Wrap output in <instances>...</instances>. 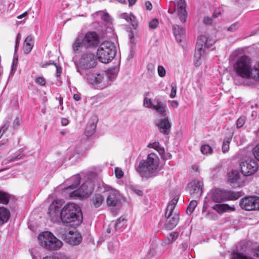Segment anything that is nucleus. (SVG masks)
Masks as SVG:
<instances>
[{
    "instance_id": "nucleus-1",
    "label": "nucleus",
    "mask_w": 259,
    "mask_h": 259,
    "mask_svg": "<svg viewBox=\"0 0 259 259\" xmlns=\"http://www.w3.org/2000/svg\"><path fill=\"white\" fill-rule=\"evenodd\" d=\"M118 69L116 67L108 68L106 71L89 72L85 76L88 82L97 89L103 90L111 85L116 79Z\"/></svg>"
},
{
    "instance_id": "nucleus-2",
    "label": "nucleus",
    "mask_w": 259,
    "mask_h": 259,
    "mask_svg": "<svg viewBox=\"0 0 259 259\" xmlns=\"http://www.w3.org/2000/svg\"><path fill=\"white\" fill-rule=\"evenodd\" d=\"M60 219L67 226L75 227L80 224L82 215L80 207L74 203H68L61 209Z\"/></svg>"
},
{
    "instance_id": "nucleus-3",
    "label": "nucleus",
    "mask_w": 259,
    "mask_h": 259,
    "mask_svg": "<svg viewBox=\"0 0 259 259\" xmlns=\"http://www.w3.org/2000/svg\"><path fill=\"white\" fill-rule=\"evenodd\" d=\"M230 59L231 61H236L234 68L239 76L244 78H249L250 72L252 69L250 58L242 55L241 51L236 50L231 54Z\"/></svg>"
},
{
    "instance_id": "nucleus-4",
    "label": "nucleus",
    "mask_w": 259,
    "mask_h": 259,
    "mask_svg": "<svg viewBox=\"0 0 259 259\" xmlns=\"http://www.w3.org/2000/svg\"><path fill=\"white\" fill-rule=\"evenodd\" d=\"M159 164L158 156L154 153H151L148 155L146 159L140 162L136 170L142 177L150 178L158 174Z\"/></svg>"
},
{
    "instance_id": "nucleus-5",
    "label": "nucleus",
    "mask_w": 259,
    "mask_h": 259,
    "mask_svg": "<svg viewBox=\"0 0 259 259\" xmlns=\"http://www.w3.org/2000/svg\"><path fill=\"white\" fill-rule=\"evenodd\" d=\"M116 53V49L113 43L105 41L102 43L97 52V56L99 61L103 63H108L111 61Z\"/></svg>"
},
{
    "instance_id": "nucleus-6",
    "label": "nucleus",
    "mask_w": 259,
    "mask_h": 259,
    "mask_svg": "<svg viewBox=\"0 0 259 259\" xmlns=\"http://www.w3.org/2000/svg\"><path fill=\"white\" fill-rule=\"evenodd\" d=\"M178 201V198H175L169 202L167 206L165 218V228L167 230L174 229L178 224L179 221V215L176 212H174L176 205Z\"/></svg>"
},
{
    "instance_id": "nucleus-7",
    "label": "nucleus",
    "mask_w": 259,
    "mask_h": 259,
    "mask_svg": "<svg viewBox=\"0 0 259 259\" xmlns=\"http://www.w3.org/2000/svg\"><path fill=\"white\" fill-rule=\"evenodd\" d=\"M241 196V192L223 189H215L212 192L211 198L214 202L219 203L227 200H235Z\"/></svg>"
},
{
    "instance_id": "nucleus-8",
    "label": "nucleus",
    "mask_w": 259,
    "mask_h": 259,
    "mask_svg": "<svg viewBox=\"0 0 259 259\" xmlns=\"http://www.w3.org/2000/svg\"><path fill=\"white\" fill-rule=\"evenodd\" d=\"M99 191L107 193L106 203L108 206L119 207L121 204V195L119 192L110 186L103 184L99 187Z\"/></svg>"
},
{
    "instance_id": "nucleus-9",
    "label": "nucleus",
    "mask_w": 259,
    "mask_h": 259,
    "mask_svg": "<svg viewBox=\"0 0 259 259\" xmlns=\"http://www.w3.org/2000/svg\"><path fill=\"white\" fill-rule=\"evenodd\" d=\"M38 239L44 247L50 250L59 249L63 244L61 241L49 231H45L39 234Z\"/></svg>"
},
{
    "instance_id": "nucleus-10",
    "label": "nucleus",
    "mask_w": 259,
    "mask_h": 259,
    "mask_svg": "<svg viewBox=\"0 0 259 259\" xmlns=\"http://www.w3.org/2000/svg\"><path fill=\"white\" fill-rule=\"evenodd\" d=\"M58 235L65 242L72 245H78L82 240L80 233L75 229L68 230L61 229L59 231Z\"/></svg>"
},
{
    "instance_id": "nucleus-11",
    "label": "nucleus",
    "mask_w": 259,
    "mask_h": 259,
    "mask_svg": "<svg viewBox=\"0 0 259 259\" xmlns=\"http://www.w3.org/2000/svg\"><path fill=\"white\" fill-rule=\"evenodd\" d=\"M95 186L94 181L89 180L85 181L79 189L72 192L70 193V197L74 198L87 196L94 190Z\"/></svg>"
},
{
    "instance_id": "nucleus-12",
    "label": "nucleus",
    "mask_w": 259,
    "mask_h": 259,
    "mask_svg": "<svg viewBox=\"0 0 259 259\" xmlns=\"http://www.w3.org/2000/svg\"><path fill=\"white\" fill-rule=\"evenodd\" d=\"M207 40L208 38L204 35H200L198 37L194 54V64L197 66L201 64L200 60L204 54V47Z\"/></svg>"
},
{
    "instance_id": "nucleus-13",
    "label": "nucleus",
    "mask_w": 259,
    "mask_h": 259,
    "mask_svg": "<svg viewBox=\"0 0 259 259\" xmlns=\"http://www.w3.org/2000/svg\"><path fill=\"white\" fill-rule=\"evenodd\" d=\"M99 43V36L94 31L88 32L82 39V45L85 49L96 48Z\"/></svg>"
},
{
    "instance_id": "nucleus-14",
    "label": "nucleus",
    "mask_w": 259,
    "mask_h": 259,
    "mask_svg": "<svg viewBox=\"0 0 259 259\" xmlns=\"http://www.w3.org/2000/svg\"><path fill=\"white\" fill-rule=\"evenodd\" d=\"M241 171L244 176H250L258 170V164L254 160L242 161L240 164Z\"/></svg>"
},
{
    "instance_id": "nucleus-15",
    "label": "nucleus",
    "mask_w": 259,
    "mask_h": 259,
    "mask_svg": "<svg viewBox=\"0 0 259 259\" xmlns=\"http://www.w3.org/2000/svg\"><path fill=\"white\" fill-rule=\"evenodd\" d=\"M96 58L93 53H84L83 54L80 60L79 66L85 69H88L94 68L96 66Z\"/></svg>"
},
{
    "instance_id": "nucleus-16",
    "label": "nucleus",
    "mask_w": 259,
    "mask_h": 259,
    "mask_svg": "<svg viewBox=\"0 0 259 259\" xmlns=\"http://www.w3.org/2000/svg\"><path fill=\"white\" fill-rule=\"evenodd\" d=\"M61 208V203L57 201H53L49 206L48 213L52 222L55 223L60 219Z\"/></svg>"
},
{
    "instance_id": "nucleus-17",
    "label": "nucleus",
    "mask_w": 259,
    "mask_h": 259,
    "mask_svg": "<svg viewBox=\"0 0 259 259\" xmlns=\"http://www.w3.org/2000/svg\"><path fill=\"white\" fill-rule=\"evenodd\" d=\"M228 181L232 187L237 188L243 185L245 179L238 171L235 170L229 174Z\"/></svg>"
},
{
    "instance_id": "nucleus-18",
    "label": "nucleus",
    "mask_w": 259,
    "mask_h": 259,
    "mask_svg": "<svg viewBox=\"0 0 259 259\" xmlns=\"http://www.w3.org/2000/svg\"><path fill=\"white\" fill-rule=\"evenodd\" d=\"M156 125L161 133L164 135H168L170 133L171 125L168 116L159 119L156 123Z\"/></svg>"
},
{
    "instance_id": "nucleus-19",
    "label": "nucleus",
    "mask_w": 259,
    "mask_h": 259,
    "mask_svg": "<svg viewBox=\"0 0 259 259\" xmlns=\"http://www.w3.org/2000/svg\"><path fill=\"white\" fill-rule=\"evenodd\" d=\"M202 183L197 180H194L188 185L190 193L191 195L200 196L202 193Z\"/></svg>"
},
{
    "instance_id": "nucleus-20",
    "label": "nucleus",
    "mask_w": 259,
    "mask_h": 259,
    "mask_svg": "<svg viewBox=\"0 0 259 259\" xmlns=\"http://www.w3.org/2000/svg\"><path fill=\"white\" fill-rule=\"evenodd\" d=\"M186 6V4L184 0H180L177 5V14L182 23H185L187 18Z\"/></svg>"
},
{
    "instance_id": "nucleus-21",
    "label": "nucleus",
    "mask_w": 259,
    "mask_h": 259,
    "mask_svg": "<svg viewBox=\"0 0 259 259\" xmlns=\"http://www.w3.org/2000/svg\"><path fill=\"white\" fill-rule=\"evenodd\" d=\"M254 197H247L242 198L240 202V205L242 209L246 210H254Z\"/></svg>"
},
{
    "instance_id": "nucleus-22",
    "label": "nucleus",
    "mask_w": 259,
    "mask_h": 259,
    "mask_svg": "<svg viewBox=\"0 0 259 259\" xmlns=\"http://www.w3.org/2000/svg\"><path fill=\"white\" fill-rule=\"evenodd\" d=\"M104 198L101 194H95L91 199V206L92 208L100 207L103 204Z\"/></svg>"
},
{
    "instance_id": "nucleus-23",
    "label": "nucleus",
    "mask_w": 259,
    "mask_h": 259,
    "mask_svg": "<svg viewBox=\"0 0 259 259\" xmlns=\"http://www.w3.org/2000/svg\"><path fill=\"white\" fill-rule=\"evenodd\" d=\"M212 209L217 211L219 213L222 214L225 212H230L235 210L234 206H230L228 204H216L213 206Z\"/></svg>"
},
{
    "instance_id": "nucleus-24",
    "label": "nucleus",
    "mask_w": 259,
    "mask_h": 259,
    "mask_svg": "<svg viewBox=\"0 0 259 259\" xmlns=\"http://www.w3.org/2000/svg\"><path fill=\"white\" fill-rule=\"evenodd\" d=\"M153 108L156 111L160 116L164 117L167 116L166 106L160 100L157 99L156 100V104L153 106Z\"/></svg>"
},
{
    "instance_id": "nucleus-25",
    "label": "nucleus",
    "mask_w": 259,
    "mask_h": 259,
    "mask_svg": "<svg viewBox=\"0 0 259 259\" xmlns=\"http://www.w3.org/2000/svg\"><path fill=\"white\" fill-rule=\"evenodd\" d=\"M173 33L177 40L179 42L182 41V39L185 33V30L178 25L172 26Z\"/></svg>"
},
{
    "instance_id": "nucleus-26",
    "label": "nucleus",
    "mask_w": 259,
    "mask_h": 259,
    "mask_svg": "<svg viewBox=\"0 0 259 259\" xmlns=\"http://www.w3.org/2000/svg\"><path fill=\"white\" fill-rule=\"evenodd\" d=\"M34 41L32 35H28L25 39L23 45V50L26 54H29L33 47Z\"/></svg>"
},
{
    "instance_id": "nucleus-27",
    "label": "nucleus",
    "mask_w": 259,
    "mask_h": 259,
    "mask_svg": "<svg viewBox=\"0 0 259 259\" xmlns=\"http://www.w3.org/2000/svg\"><path fill=\"white\" fill-rule=\"evenodd\" d=\"M10 217V212L8 209L4 207H0V225L7 222Z\"/></svg>"
},
{
    "instance_id": "nucleus-28",
    "label": "nucleus",
    "mask_w": 259,
    "mask_h": 259,
    "mask_svg": "<svg viewBox=\"0 0 259 259\" xmlns=\"http://www.w3.org/2000/svg\"><path fill=\"white\" fill-rule=\"evenodd\" d=\"M250 73L249 78H250L259 81V62L254 65Z\"/></svg>"
},
{
    "instance_id": "nucleus-29",
    "label": "nucleus",
    "mask_w": 259,
    "mask_h": 259,
    "mask_svg": "<svg viewBox=\"0 0 259 259\" xmlns=\"http://www.w3.org/2000/svg\"><path fill=\"white\" fill-rule=\"evenodd\" d=\"M96 123L95 122H89L86 126L85 134L87 136H91L95 132L96 128Z\"/></svg>"
},
{
    "instance_id": "nucleus-30",
    "label": "nucleus",
    "mask_w": 259,
    "mask_h": 259,
    "mask_svg": "<svg viewBox=\"0 0 259 259\" xmlns=\"http://www.w3.org/2000/svg\"><path fill=\"white\" fill-rule=\"evenodd\" d=\"M231 259H252L250 256H248L238 252H233L231 254Z\"/></svg>"
},
{
    "instance_id": "nucleus-31",
    "label": "nucleus",
    "mask_w": 259,
    "mask_h": 259,
    "mask_svg": "<svg viewBox=\"0 0 259 259\" xmlns=\"http://www.w3.org/2000/svg\"><path fill=\"white\" fill-rule=\"evenodd\" d=\"M121 18L124 19L126 22H131L132 26L136 28L137 26V23L135 22L134 19L135 17L132 15H128L127 14H123L121 16Z\"/></svg>"
},
{
    "instance_id": "nucleus-32",
    "label": "nucleus",
    "mask_w": 259,
    "mask_h": 259,
    "mask_svg": "<svg viewBox=\"0 0 259 259\" xmlns=\"http://www.w3.org/2000/svg\"><path fill=\"white\" fill-rule=\"evenodd\" d=\"M212 148L208 145L205 144L201 147V152L204 155H210L212 153Z\"/></svg>"
},
{
    "instance_id": "nucleus-33",
    "label": "nucleus",
    "mask_w": 259,
    "mask_h": 259,
    "mask_svg": "<svg viewBox=\"0 0 259 259\" xmlns=\"http://www.w3.org/2000/svg\"><path fill=\"white\" fill-rule=\"evenodd\" d=\"M10 197L7 193L0 191V203L7 204L9 202Z\"/></svg>"
},
{
    "instance_id": "nucleus-34",
    "label": "nucleus",
    "mask_w": 259,
    "mask_h": 259,
    "mask_svg": "<svg viewBox=\"0 0 259 259\" xmlns=\"http://www.w3.org/2000/svg\"><path fill=\"white\" fill-rule=\"evenodd\" d=\"M197 205V202L196 200H192L188 206L186 212L188 214L190 215L195 209Z\"/></svg>"
},
{
    "instance_id": "nucleus-35",
    "label": "nucleus",
    "mask_w": 259,
    "mask_h": 259,
    "mask_svg": "<svg viewBox=\"0 0 259 259\" xmlns=\"http://www.w3.org/2000/svg\"><path fill=\"white\" fill-rule=\"evenodd\" d=\"M179 236V233L177 232H172L169 233L166 238L168 240V244L171 243L174 241H175Z\"/></svg>"
},
{
    "instance_id": "nucleus-36",
    "label": "nucleus",
    "mask_w": 259,
    "mask_h": 259,
    "mask_svg": "<svg viewBox=\"0 0 259 259\" xmlns=\"http://www.w3.org/2000/svg\"><path fill=\"white\" fill-rule=\"evenodd\" d=\"M231 141V138L227 137L224 140L222 146V151L224 153L227 152L229 150V144Z\"/></svg>"
},
{
    "instance_id": "nucleus-37",
    "label": "nucleus",
    "mask_w": 259,
    "mask_h": 259,
    "mask_svg": "<svg viewBox=\"0 0 259 259\" xmlns=\"http://www.w3.org/2000/svg\"><path fill=\"white\" fill-rule=\"evenodd\" d=\"M128 37H129V38L130 39V42L132 44V45L131 46V50L130 51V54L128 56V58H132L133 57V49L134 48V46L135 45V38H134V33L133 32H130L128 34Z\"/></svg>"
},
{
    "instance_id": "nucleus-38",
    "label": "nucleus",
    "mask_w": 259,
    "mask_h": 259,
    "mask_svg": "<svg viewBox=\"0 0 259 259\" xmlns=\"http://www.w3.org/2000/svg\"><path fill=\"white\" fill-rule=\"evenodd\" d=\"M43 259H71V258L64 253H59L57 256H47Z\"/></svg>"
},
{
    "instance_id": "nucleus-39",
    "label": "nucleus",
    "mask_w": 259,
    "mask_h": 259,
    "mask_svg": "<svg viewBox=\"0 0 259 259\" xmlns=\"http://www.w3.org/2000/svg\"><path fill=\"white\" fill-rule=\"evenodd\" d=\"M74 181L73 184L67 188V189H73L75 188L80 183V178L78 175L75 176L72 178Z\"/></svg>"
},
{
    "instance_id": "nucleus-40",
    "label": "nucleus",
    "mask_w": 259,
    "mask_h": 259,
    "mask_svg": "<svg viewBox=\"0 0 259 259\" xmlns=\"http://www.w3.org/2000/svg\"><path fill=\"white\" fill-rule=\"evenodd\" d=\"M83 46L82 45V41H80L79 39H76L74 43L73 44L72 48L73 51L76 52L77 51H79L81 48H83Z\"/></svg>"
},
{
    "instance_id": "nucleus-41",
    "label": "nucleus",
    "mask_w": 259,
    "mask_h": 259,
    "mask_svg": "<svg viewBox=\"0 0 259 259\" xmlns=\"http://www.w3.org/2000/svg\"><path fill=\"white\" fill-rule=\"evenodd\" d=\"M126 220L124 218L122 217L119 218L115 224V228L116 230L119 229L121 228L125 223Z\"/></svg>"
},
{
    "instance_id": "nucleus-42",
    "label": "nucleus",
    "mask_w": 259,
    "mask_h": 259,
    "mask_svg": "<svg viewBox=\"0 0 259 259\" xmlns=\"http://www.w3.org/2000/svg\"><path fill=\"white\" fill-rule=\"evenodd\" d=\"M143 105L145 107L150 108H153V106L155 105H153L152 103L151 99L150 98H148L146 97H145L144 101H143Z\"/></svg>"
},
{
    "instance_id": "nucleus-43",
    "label": "nucleus",
    "mask_w": 259,
    "mask_h": 259,
    "mask_svg": "<svg viewBox=\"0 0 259 259\" xmlns=\"http://www.w3.org/2000/svg\"><path fill=\"white\" fill-rule=\"evenodd\" d=\"M170 86L171 88V90L169 96L171 98H174L176 96L177 91V85L175 83H172Z\"/></svg>"
},
{
    "instance_id": "nucleus-44",
    "label": "nucleus",
    "mask_w": 259,
    "mask_h": 259,
    "mask_svg": "<svg viewBox=\"0 0 259 259\" xmlns=\"http://www.w3.org/2000/svg\"><path fill=\"white\" fill-rule=\"evenodd\" d=\"M156 151L158 152L159 155L161 156L163 159H168L171 157V155L169 154L168 157H166L164 156L165 150L164 148L162 146H160L156 150Z\"/></svg>"
},
{
    "instance_id": "nucleus-45",
    "label": "nucleus",
    "mask_w": 259,
    "mask_h": 259,
    "mask_svg": "<svg viewBox=\"0 0 259 259\" xmlns=\"http://www.w3.org/2000/svg\"><path fill=\"white\" fill-rule=\"evenodd\" d=\"M159 24L158 19H153L149 22V26L151 29H155Z\"/></svg>"
},
{
    "instance_id": "nucleus-46",
    "label": "nucleus",
    "mask_w": 259,
    "mask_h": 259,
    "mask_svg": "<svg viewBox=\"0 0 259 259\" xmlns=\"http://www.w3.org/2000/svg\"><path fill=\"white\" fill-rule=\"evenodd\" d=\"M246 118L245 116H241L237 120L236 125L238 127H242L245 122Z\"/></svg>"
},
{
    "instance_id": "nucleus-47",
    "label": "nucleus",
    "mask_w": 259,
    "mask_h": 259,
    "mask_svg": "<svg viewBox=\"0 0 259 259\" xmlns=\"http://www.w3.org/2000/svg\"><path fill=\"white\" fill-rule=\"evenodd\" d=\"M35 82L37 84H39L40 85H45L46 83V81L45 79L41 76L37 77L35 79Z\"/></svg>"
},
{
    "instance_id": "nucleus-48",
    "label": "nucleus",
    "mask_w": 259,
    "mask_h": 259,
    "mask_svg": "<svg viewBox=\"0 0 259 259\" xmlns=\"http://www.w3.org/2000/svg\"><path fill=\"white\" fill-rule=\"evenodd\" d=\"M83 152V148H82V147L81 146V144H79L78 145H76L75 146V148L74 150V155L73 156L75 155V154H77V155H80V154H81Z\"/></svg>"
},
{
    "instance_id": "nucleus-49",
    "label": "nucleus",
    "mask_w": 259,
    "mask_h": 259,
    "mask_svg": "<svg viewBox=\"0 0 259 259\" xmlns=\"http://www.w3.org/2000/svg\"><path fill=\"white\" fill-rule=\"evenodd\" d=\"M158 74L159 76L163 77L165 76L166 71L165 68L162 66H158L157 68Z\"/></svg>"
},
{
    "instance_id": "nucleus-50",
    "label": "nucleus",
    "mask_w": 259,
    "mask_h": 259,
    "mask_svg": "<svg viewBox=\"0 0 259 259\" xmlns=\"http://www.w3.org/2000/svg\"><path fill=\"white\" fill-rule=\"evenodd\" d=\"M21 158V155L18 154L16 156L13 157L8 159L7 161H3L2 163H3V164H7V163H9L12 161L19 160V159H20Z\"/></svg>"
},
{
    "instance_id": "nucleus-51",
    "label": "nucleus",
    "mask_w": 259,
    "mask_h": 259,
    "mask_svg": "<svg viewBox=\"0 0 259 259\" xmlns=\"http://www.w3.org/2000/svg\"><path fill=\"white\" fill-rule=\"evenodd\" d=\"M253 153L255 158L259 161V144L254 148Z\"/></svg>"
},
{
    "instance_id": "nucleus-52",
    "label": "nucleus",
    "mask_w": 259,
    "mask_h": 259,
    "mask_svg": "<svg viewBox=\"0 0 259 259\" xmlns=\"http://www.w3.org/2000/svg\"><path fill=\"white\" fill-rule=\"evenodd\" d=\"M161 146L158 142H154L151 143H149L148 145V147L151 148L155 149L156 150L158 149Z\"/></svg>"
},
{
    "instance_id": "nucleus-53",
    "label": "nucleus",
    "mask_w": 259,
    "mask_h": 259,
    "mask_svg": "<svg viewBox=\"0 0 259 259\" xmlns=\"http://www.w3.org/2000/svg\"><path fill=\"white\" fill-rule=\"evenodd\" d=\"M115 175L117 178L120 179L123 175V172L121 169L116 168L115 169Z\"/></svg>"
},
{
    "instance_id": "nucleus-54",
    "label": "nucleus",
    "mask_w": 259,
    "mask_h": 259,
    "mask_svg": "<svg viewBox=\"0 0 259 259\" xmlns=\"http://www.w3.org/2000/svg\"><path fill=\"white\" fill-rule=\"evenodd\" d=\"M239 27L238 23H234L228 28V30L229 31L233 32L235 31Z\"/></svg>"
},
{
    "instance_id": "nucleus-55",
    "label": "nucleus",
    "mask_w": 259,
    "mask_h": 259,
    "mask_svg": "<svg viewBox=\"0 0 259 259\" xmlns=\"http://www.w3.org/2000/svg\"><path fill=\"white\" fill-rule=\"evenodd\" d=\"M17 62H18V59H13V63L12 64V67H11V73H13L14 71H16L17 67Z\"/></svg>"
},
{
    "instance_id": "nucleus-56",
    "label": "nucleus",
    "mask_w": 259,
    "mask_h": 259,
    "mask_svg": "<svg viewBox=\"0 0 259 259\" xmlns=\"http://www.w3.org/2000/svg\"><path fill=\"white\" fill-rule=\"evenodd\" d=\"M214 44V41L213 40L208 38L207 42L205 44V46L204 47V49L205 48H207V49L210 48Z\"/></svg>"
},
{
    "instance_id": "nucleus-57",
    "label": "nucleus",
    "mask_w": 259,
    "mask_h": 259,
    "mask_svg": "<svg viewBox=\"0 0 259 259\" xmlns=\"http://www.w3.org/2000/svg\"><path fill=\"white\" fill-rule=\"evenodd\" d=\"M20 119L18 117H16L13 122V126L14 128H17L20 125Z\"/></svg>"
},
{
    "instance_id": "nucleus-58",
    "label": "nucleus",
    "mask_w": 259,
    "mask_h": 259,
    "mask_svg": "<svg viewBox=\"0 0 259 259\" xmlns=\"http://www.w3.org/2000/svg\"><path fill=\"white\" fill-rule=\"evenodd\" d=\"M168 102L170 103V106L172 108L175 109L178 107L179 104L177 101L172 100L169 101Z\"/></svg>"
},
{
    "instance_id": "nucleus-59",
    "label": "nucleus",
    "mask_w": 259,
    "mask_h": 259,
    "mask_svg": "<svg viewBox=\"0 0 259 259\" xmlns=\"http://www.w3.org/2000/svg\"><path fill=\"white\" fill-rule=\"evenodd\" d=\"M254 209H259V197H254Z\"/></svg>"
},
{
    "instance_id": "nucleus-60",
    "label": "nucleus",
    "mask_w": 259,
    "mask_h": 259,
    "mask_svg": "<svg viewBox=\"0 0 259 259\" xmlns=\"http://www.w3.org/2000/svg\"><path fill=\"white\" fill-rule=\"evenodd\" d=\"M203 23L207 25L210 24L212 23V19L208 17H204L203 19Z\"/></svg>"
},
{
    "instance_id": "nucleus-61",
    "label": "nucleus",
    "mask_w": 259,
    "mask_h": 259,
    "mask_svg": "<svg viewBox=\"0 0 259 259\" xmlns=\"http://www.w3.org/2000/svg\"><path fill=\"white\" fill-rule=\"evenodd\" d=\"M221 14V10L220 9H216L213 12V18H217Z\"/></svg>"
},
{
    "instance_id": "nucleus-62",
    "label": "nucleus",
    "mask_w": 259,
    "mask_h": 259,
    "mask_svg": "<svg viewBox=\"0 0 259 259\" xmlns=\"http://www.w3.org/2000/svg\"><path fill=\"white\" fill-rule=\"evenodd\" d=\"M145 7L146 9L149 11L151 10L153 7L152 4L149 1L145 3Z\"/></svg>"
},
{
    "instance_id": "nucleus-63",
    "label": "nucleus",
    "mask_w": 259,
    "mask_h": 259,
    "mask_svg": "<svg viewBox=\"0 0 259 259\" xmlns=\"http://www.w3.org/2000/svg\"><path fill=\"white\" fill-rule=\"evenodd\" d=\"M132 190L135 194H136L138 196H142L143 195V192L140 190L133 189H132Z\"/></svg>"
},
{
    "instance_id": "nucleus-64",
    "label": "nucleus",
    "mask_w": 259,
    "mask_h": 259,
    "mask_svg": "<svg viewBox=\"0 0 259 259\" xmlns=\"http://www.w3.org/2000/svg\"><path fill=\"white\" fill-rule=\"evenodd\" d=\"M69 123V120L67 118H62L61 119V124L63 126L67 125Z\"/></svg>"
}]
</instances>
